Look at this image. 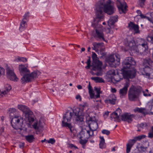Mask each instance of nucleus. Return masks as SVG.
Returning a JSON list of instances; mask_svg holds the SVG:
<instances>
[{"label":"nucleus","instance_id":"obj_1","mask_svg":"<svg viewBox=\"0 0 153 153\" xmlns=\"http://www.w3.org/2000/svg\"><path fill=\"white\" fill-rule=\"evenodd\" d=\"M111 0H100L96 4L95 10L96 16L99 19H103L104 17L103 11L111 15L114 13L115 9L111 5Z\"/></svg>","mask_w":153,"mask_h":153},{"label":"nucleus","instance_id":"obj_2","mask_svg":"<svg viewBox=\"0 0 153 153\" xmlns=\"http://www.w3.org/2000/svg\"><path fill=\"white\" fill-rule=\"evenodd\" d=\"M19 70L20 74L23 76L21 80L22 84L33 81L40 74V72L38 71H35L30 73L29 70L23 65H19Z\"/></svg>","mask_w":153,"mask_h":153},{"label":"nucleus","instance_id":"obj_3","mask_svg":"<svg viewBox=\"0 0 153 153\" xmlns=\"http://www.w3.org/2000/svg\"><path fill=\"white\" fill-rule=\"evenodd\" d=\"M143 92L144 96H150L151 95L149 92L143 91L142 87L138 85H131L129 88L128 96V100L131 101H137L139 98V97Z\"/></svg>","mask_w":153,"mask_h":153},{"label":"nucleus","instance_id":"obj_4","mask_svg":"<svg viewBox=\"0 0 153 153\" xmlns=\"http://www.w3.org/2000/svg\"><path fill=\"white\" fill-rule=\"evenodd\" d=\"M92 57L93 60V68L92 69L94 71L101 70L102 63L98 59L97 55L94 52H92Z\"/></svg>","mask_w":153,"mask_h":153},{"label":"nucleus","instance_id":"obj_5","mask_svg":"<svg viewBox=\"0 0 153 153\" xmlns=\"http://www.w3.org/2000/svg\"><path fill=\"white\" fill-rule=\"evenodd\" d=\"M127 68H123L121 69V74L125 79H133L136 75V70L135 69H131L127 70Z\"/></svg>","mask_w":153,"mask_h":153},{"label":"nucleus","instance_id":"obj_6","mask_svg":"<svg viewBox=\"0 0 153 153\" xmlns=\"http://www.w3.org/2000/svg\"><path fill=\"white\" fill-rule=\"evenodd\" d=\"M23 120L20 116H16L11 120V125L13 128L16 129L20 128L22 126Z\"/></svg>","mask_w":153,"mask_h":153},{"label":"nucleus","instance_id":"obj_7","mask_svg":"<svg viewBox=\"0 0 153 153\" xmlns=\"http://www.w3.org/2000/svg\"><path fill=\"white\" fill-rule=\"evenodd\" d=\"M136 62L132 57H127L123 61V66L124 68L134 69Z\"/></svg>","mask_w":153,"mask_h":153},{"label":"nucleus","instance_id":"obj_8","mask_svg":"<svg viewBox=\"0 0 153 153\" xmlns=\"http://www.w3.org/2000/svg\"><path fill=\"white\" fill-rule=\"evenodd\" d=\"M88 93L89 94L90 98L91 99H97L100 97V94L101 93L100 91V88H98L96 87L94 88V91L97 93V94L95 95L94 93V91L92 89V88L91 86L90 83L89 82V85L88 86Z\"/></svg>","mask_w":153,"mask_h":153},{"label":"nucleus","instance_id":"obj_9","mask_svg":"<svg viewBox=\"0 0 153 153\" xmlns=\"http://www.w3.org/2000/svg\"><path fill=\"white\" fill-rule=\"evenodd\" d=\"M120 59L119 58L115 60L114 55H111L106 58V62L108 63L110 66L111 67H116L120 64Z\"/></svg>","mask_w":153,"mask_h":153},{"label":"nucleus","instance_id":"obj_10","mask_svg":"<svg viewBox=\"0 0 153 153\" xmlns=\"http://www.w3.org/2000/svg\"><path fill=\"white\" fill-rule=\"evenodd\" d=\"M116 3L120 13L121 14L125 13L127 10V6L125 5V2L123 1H121L120 0H117Z\"/></svg>","mask_w":153,"mask_h":153},{"label":"nucleus","instance_id":"obj_11","mask_svg":"<svg viewBox=\"0 0 153 153\" xmlns=\"http://www.w3.org/2000/svg\"><path fill=\"white\" fill-rule=\"evenodd\" d=\"M148 48L147 43L146 42H145L143 43L139 44L138 49L137 47H135V52L137 53L139 52L140 53H145L148 51Z\"/></svg>","mask_w":153,"mask_h":153},{"label":"nucleus","instance_id":"obj_12","mask_svg":"<svg viewBox=\"0 0 153 153\" xmlns=\"http://www.w3.org/2000/svg\"><path fill=\"white\" fill-rule=\"evenodd\" d=\"M94 37L96 39H98L100 40H102L106 42H107L105 39L102 30L100 29H95V33L94 34Z\"/></svg>","mask_w":153,"mask_h":153},{"label":"nucleus","instance_id":"obj_13","mask_svg":"<svg viewBox=\"0 0 153 153\" xmlns=\"http://www.w3.org/2000/svg\"><path fill=\"white\" fill-rule=\"evenodd\" d=\"M6 71L8 78L12 80L17 81L18 78L17 77L13 69L8 68L6 69Z\"/></svg>","mask_w":153,"mask_h":153},{"label":"nucleus","instance_id":"obj_14","mask_svg":"<svg viewBox=\"0 0 153 153\" xmlns=\"http://www.w3.org/2000/svg\"><path fill=\"white\" fill-rule=\"evenodd\" d=\"M121 120L123 121H127L128 123H131L132 121V118L134 117V115L132 114H130L128 113H125L121 116Z\"/></svg>","mask_w":153,"mask_h":153},{"label":"nucleus","instance_id":"obj_15","mask_svg":"<svg viewBox=\"0 0 153 153\" xmlns=\"http://www.w3.org/2000/svg\"><path fill=\"white\" fill-rule=\"evenodd\" d=\"M68 108L71 109V111H70L68 110V113H69L70 114V116L69 117V121L73 117L78 118L79 116V109L77 108V109H72V108L70 107H69Z\"/></svg>","mask_w":153,"mask_h":153},{"label":"nucleus","instance_id":"obj_16","mask_svg":"<svg viewBox=\"0 0 153 153\" xmlns=\"http://www.w3.org/2000/svg\"><path fill=\"white\" fill-rule=\"evenodd\" d=\"M129 86V83L127 82H126L124 84V87L120 90L119 94L121 97L123 98L126 95L128 91V88Z\"/></svg>","mask_w":153,"mask_h":153},{"label":"nucleus","instance_id":"obj_17","mask_svg":"<svg viewBox=\"0 0 153 153\" xmlns=\"http://www.w3.org/2000/svg\"><path fill=\"white\" fill-rule=\"evenodd\" d=\"M18 108L22 111L24 113L23 115L27 114L31 115L33 114V112L29 108L25 105H20L18 106Z\"/></svg>","mask_w":153,"mask_h":153},{"label":"nucleus","instance_id":"obj_18","mask_svg":"<svg viewBox=\"0 0 153 153\" xmlns=\"http://www.w3.org/2000/svg\"><path fill=\"white\" fill-rule=\"evenodd\" d=\"M89 121L91 122L89 125L90 129L93 131H95L98 127V124L96 121L93 120L92 118H90Z\"/></svg>","mask_w":153,"mask_h":153},{"label":"nucleus","instance_id":"obj_19","mask_svg":"<svg viewBox=\"0 0 153 153\" xmlns=\"http://www.w3.org/2000/svg\"><path fill=\"white\" fill-rule=\"evenodd\" d=\"M128 27L130 30H133L136 33H140L139 27L138 25L135 24L133 22H130L128 23Z\"/></svg>","mask_w":153,"mask_h":153},{"label":"nucleus","instance_id":"obj_20","mask_svg":"<svg viewBox=\"0 0 153 153\" xmlns=\"http://www.w3.org/2000/svg\"><path fill=\"white\" fill-rule=\"evenodd\" d=\"M116 100V97L115 95L111 94L109 95L106 101L108 103H109L112 105H114L115 103Z\"/></svg>","mask_w":153,"mask_h":153},{"label":"nucleus","instance_id":"obj_21","mask_svg":"<svg viewBox=\"0 0 153 153\" xmlns=\"http://www.w3.org/2000/svg\"><path fill=\"white\" fill-rule=\"evenodd\" d=\"M151 69L150 67L144 66V68L141 70V72L142 74L147 76H150V72Z\"/></svg>","mask_w":153,"mask_h":153},{"label":"nucleus","instance_id":"obj_22","mask_svg":"<svg viewBox=\"0 0 153 153\" xmlns=\"http://www.w3.org/2000/svg\"><path fill=\"white\" fill-rule=\"evenodd\" d=\"M118 16H116L111 17L108 21V23L110 27H113L115 22L117 21Z\"/></svg>","mask_w":153,"mask_h":153},{"label":"nucleus","instance_id":"obj_23","mask_svg":"<svg viewBox=\"0 0 153 153\" xmlns=\"http://www.w3.org/2000/svg\"><path fill=\"white\" fill-rule=\"evenodd\" d=\"M153 63L152 60L149 58L144 59L143 60V64L144 66L149 67L152 66Z\"/></svg>","mask_w":153,"mask_h":153},{"label":"nucleus","instance_id":"obj_24","mask_svg":"<svg viewBox=\"0 0 153 153\" xmlns=\"http://www.w3.org/2000/svg\"><path fill=\"white\" fill-rule=\"evenodd\" d=\"M86 129H83L79 133V138L88 139V136L86 133Z\"/></svg>","mask_w":153,"mask_h":153},{"label":"nucleus","instance_id":"obj_25","mask_svg":"<svg viewBox=\"0 0 153 153\" xmlns=\"http://www.w3.org/2000/svg\"><path fill=\"white\" fill-rule=\"evenodd\" d=\"M134 111L135 112H137L145 115L146 113V109L145 108L136 107L134 109Z\"/></svg>","mask_w":153,"mask_h":153},{"label":"nucleus","instance_id":"obj_26","mask_svg":"<svg viewBox=\"0 0 153 153\" xmlns=\"http://www.w3.org/2000/svg\"><path fill=\"white\" fill-rule=\"evenodd\" d=\"M92 45L93 46V47L92 48V49L95 50L96 52H97L98 51V48L102 45V43L94 42L93 43Z\"/></svg>","mask_w":153,"mask_h":153},{"label":"nucleus","instance_id":"obj_27","mask_svg":"<svg viewBox=\"0 0 153 153\" xmlns=\"http://www.w3.org/2000/svg\"><path fill=\"white\" fill-rule=\"evenodd\" d=\"M25 138L26 140L30 143L33 142L35 140L34 136L31 134L26 135Z\"/></svg>","mask_w":153,"mask_h":153},{"label":"nucleus","instance_id":"obj_28","mask_svg":"<svg viewBox=\"0 0 153 153\" xmlns=\"http://www.w3.org/2000/svg\"><path fill=\"white\" fill-rule=\"evenodd\" d=\"M26 27L27 24L26 23V21L22 20L20 24V27H19L20 30L21 31L24 30Z\"/></svg>","mask_w":153,"mask_h":153},{"label":"nucleus","instance_id":"obj_29","mask_svg":"<svg viewBox=\"0 0 153 153\" xmlns=\"http://www.w3.org/2000/svg\"><path fill=\"white\" fill-rule=\"evenodd\" d=\"M100 140L99 144L100 147L101 149H103L105 147V140L103 136H100Z\"/></svg>","mask_w":153,"mask_h":153},{"label":"nucleus","instance_id":"obj_30","mask_svg":"<svg viewBox=\"0 0 153 153\" xmlns=\"http://www.w3.org/2000/svg\"><path fill=\"white\" fill-rule=\"evenodd\" d=\"M32 115L33 114L31 115H30L29 114H25V120H28L30 123L33 122L34 121V119L32 116Z\"/></svg>","mask_w":153,"mask_h":153},{"label":"nucleus","instance_id":"obj_31","mask_svg":"<svg viewBox=\"0 0 153 153\" xmlns=\"http://www.w3.org/2000/svg\"><path fill=\"white\" fill-rule=\"evenodd\" d=\"M121 79V78L120 77L118 74L114 76L111 79V81L114 83H117L120 81Z\"/></svg>","mask_w":153,"mask_h":153},{"label":"nucleus","instance_id":"obj_32","mask_svg":"<svg viewBox=\"0 0 153 153\" xmlns=\"http://www.w3.org/2000/svg\"><path fill=\"white\" fill-rule=\"evenodd\" d=\"M67 112L63 116V120L62 121V127H67V117L66 116V114Z\"/></svg>","mask_w":153,"mask_h":153},{"label":"nucleus","instance_id":"obj_33","mask_svg":"<svg viewBox=\"0 0 153 153\" xmlns=\"http://www.w3.org/2000/svg\"><path fill=\"white\" fill-rule=\"evenodd\" d=\"M91 79L94 80L96 82H104V80L102 78L98 77H93L91 78Z\"/></svg>","mask_w":153,"mask_h":153},{"label":"nucleus","instance_id":"obj_34","mask_svg":"<svg viewBox=\"0 0 153 153\" xmlns=\"http://www.w3.org/2000/svg\"><path fill=\"white\" fill-rule=\"evenodd\" d=\"M147 110L150 111L151 113L153 114V100H151L149 103Z\"/></svg>","mask_w":153,"mask_h":153},{"label":"nucleus","instance_id":"obj_35","mask_svg":"<svg viewBox=\"0 0 153 153\" xmlns=\"http://www.w3.org/2000/svg\"><path fill=\"white\" fill-rule=\"evenodd\" d=\"M128 45L130 48H135V43L133 39H131V41L128 42ZM134 51L135 52V49L134 50Z\"/></svg>","mask_w":153,"mask_h":153},{"label":"nucleus","instance_id":"obj_36","mask_svg":"<svg viewBox=\"0 0 153 153\" xmlns=\"http://www.w3.org/2000/svg\"><path fill=\"white\" fill-rule=\"evenodd\" d=\"M69 129L71 132H72L74 130V123H68V129Z\"/></svg>","mask_w":153,"mask_h":153},{"label":"nucleus","instance_id":"obj_37","mask_svg":"<svg viewBox=\"0 0 153 153\" xmlns=\"http://www.w3.org/2000/svg\"><path fill=\"white\" fill-rule=\"evenodd\" d=\"M146 137V136L144 135H142L137 136L135 137H134L136 141L137 140L140 141V140L145 138Z\"/></svg>","mask_w":153,"mask_h":153},{"label":"nucleus","instance_id":"obj_38","mask_svg":"<svg viewBox=\"0 0 153 153\" xmlns=\"http://www.w3.org/2000/svg\"><path fill=\"white\" fill-rule=\"evenodd\" d=\"M115 111L112 113L110 115V117L111 118H114L117 120H118L119 119V116L117 114Z\"/></svg>","mask_w":153,"mask_h":153},{"label":"nucleus","instance_id":"obj_39","mask_svg":"<svg viewBox=\"0 0 153 153\" xmlns=\"http://www.w3.org/2000/svg\"><path fill=\"white\" fill-rule=\"evenodd\" d=\"M94 131L91 130L90 129L89 130H87L86 129V133L87 134V135H88V138L90 137L94 136Z\"/></svg>","mask_w":153,"mask_h":153},{"label":"nucleus","instance_id":"obj_40","mask_svg":"<svg viewBox=\"0 0 153 153\" xmlns=\"http://www.w3.org/2000/svg\"><path fill=\"white\" fill-rule=\"evenodd\" d=\"M80 140L79 141V143L83 146L85 145L88 141V139H83L82 138H80Z\"/></svg>","mask_w":153,"mask_h":153},{"label":"nucleus","instance_id":"obj_41","mask_svg":"<svg viewBox=\"0 0 153 153\" xmlns=\"http://www.w3.org/2000/svg\"><path fill=\"white\" fill-rule=\"evenodd\" d=\"M145 1L146 0H139L138 4L141 7H143L145 5Z\"/></svg>","mask_w":153,"mask_h":153},{"label":"nucleus","instance_id":"obj_42","mask_svg":"<svg viewBox=\"0 0 153 153\" xmlns=\"http://www.w3.org/2000/svg\"><path fill=\"white\" fill-rule=\"evenodd\" d=\"M148 137L151 138H153V126L151 127V129L148 133Z\"/></svg>","mask_w":153,"mask_h":153},{"label":"nucleus","instance_id":"obj_43","mask_svg":"<svg viewBox=\"0 0 153 153\" xmlns=\"http://www.w3.org/2000/svg\"><path fill=\"white\" fill-rule=\"evenodd\" d=\"M29 17V13L28 12L25 13L24 14V16H23V18L22 20H27L28 19Z\"/></svg>","mask_w":153,"mask_h":153},{"label":"nucleus","instance_id":"obj_44","mask_svg":"<svg viewBox=\"0 0 153 153\" xmlns=\"http://www.w3.org/2000/svg\"><path fill=\"white\" fill-rule=\"evenodd\" d=\"M136 142V141L134 138L133 139H131L129 140L128 144L132 146Z\"/></svg>","mask_w":153,"mask_h":153},{"label":"nucleus","instance_id":"obj_45","mask_svg":"<svg viewBox=\"0 0 153 153\" xmlns=\"http://www.w3.org/2000/svg\"><path fill=\"white\" fill-rule=\"evenodd\" d=\"M147 41L153 44V36H148L146 37Z\"/></svg>","mask_w":153,"mask_h":153},{"label":"nucleus","instance_id":"obj_46","mask_svg":"<svg viewBox=\"0 0 153 153\" xmlns=\"http://www.w3.org/2000/svg\"><path fill=\"white\" fill-rule=\"evenodd\" d=\"M17 59L19 61H22L23 62H26L27 61V59L26 58L23 57H18Z\"/></svg>","mask_w":153,"mask_h":153},{"label":"nucleus","instance_id":"obj_47","mask_svg":"<svg viewBox=\"0 0 153 153\" xmlns=\"http://www.w3.org/2000/svg\"><path fill=\"white\" fill-rule=\"evenodd\" d=\"M102 133L103 134H106L107 135H108L110 134V131L106 130V129H103L102 131Z\"/></svg>","mask_w":153,"mask_h":153},{"label":"nucleus","instance_id":"obj_48","mask_svg":"<svg viewBox=\"0 0 153 153\" xmlns=\"http://www.w3.org/2000/svg\"><path fill=\"white\" fill-rule=\"evenodd\" d=\"M147 126V124L146 123H141L139 125V127L142 128H146Z\"/></svg>","mask_w":153,"mask_h":153},{"label":"nucleus","instance_id":"obj_49","mask_svg":"<svg viewBox=\"0 0 153 153\" xmlns=\"http://www.w3.org/2000/svg\"><path fill=\"white\" fill-rule=\"evenodd\" d=\"M55 142V140L53 138H51L49 140L46 141V143H51L52 144H53Z\"/></svg>","mask_w":153,"mask_h":153},{"label":"nucleus","instance_id":"obj_50","mask_svg":"<svg viewBox=\"0 0 153 153\" xmlns=\"http://www.w3.org/2000/svg\"><path fill=\"white\" fill-rule=\"evenodd\" d=\"M139 16L142 19H147L149 21L150 17L146 16V15L142 14L141 15H140Z\"/></svg>","mask_w":153,"mask_h":153},{"label":"nucleus","instance_id":"obj_51","mask_svg":"<svg viewBox=\"0 0 153 153\" xmlns=\"http://www.w3.org/2000/svg\"><path fill=\"white\" fill-rule=\"evenodd\" d=\"M132 147L131 146L129 145L128 144H127L126 152L127 153H129L130 152Z\"/></svg>","mask_w":153,"mask_h":153},{"label":"nucleus","instance_id":"obj_52","mask_svg":"<svg viewBox=\"0 0 153 153\" xmlns=\"http://www.w3.org/2000/svg\"><path fill=\"white\" fill-rule=\"evenodd\" d=\"M115 112L117 113L119 116L121 115L122 113V111L121 109L118 108L115 111Z\"/></svg>","mask_w":153,"mask_h":153},{"label":"nucleus","instance_id":"obj_53","mask_svg":"<svg viewBox=\"0 0 153 153\" xmlns=\"http://www.w3.org/2000/svg\"><path fill=\"white\" fill-rule=\"evenodd\" d=\"M10 113L11 114L16 113V109L14 108H10L9 109V110Z\"/></svg>","mask_w":153,"mask_h":153},{"label":"nucleus","instance_id":"obj_54","mask_svg":"<svg viewBox=\"0 0 153 153\" xmlns=\"http://www.w3.org/2000/svg\"><path fill=\"white\" fill-rule=\"evenodd\" d=\"M150 15V17L149 21L153 24V12L151 13Z\"/></svg>","mask_w":153,"mask_h":153},{"label":"nucleus","instance_id":"obj_55","mask_svg":"<svg viewBox=\"0 0 153 153\" xmlns=\"http://www.w3.org/2000/svg\"><path fill=\"white\" fill-rule=\"evenodd\" d=\"M68 147L69 148H71L72 149H78V148L77 146H74L73 144H68Z\"/></svg>","mask_w":153,"mask_h":153},{"label":"nucleus","instance_id":"obj_56","mask_svg":"<svg viewBox=\"0 0 153 153\" xmlns=\"http://www.w3.org/2000/svg\"><path fill=\"white\" fill-rule=\"evenodd\" d=\"M5 70L4 68L0 66V76L4 73Z\"/></svg>","mask_w":153,"mask_h":153},{"label":"nucleus","instance_id":"obj_57","mask_svg":"<svg viewBox=\"0 0 153 153\" xmlns=\"http://www.w3.org/2000/svg\"><path fill=\"white\" fill-rule=\"evenodd\" d=\"M88 59L87 62H86V63H87V65H91V57L90 56H88Z\"/></svg>","mask_w":153,"mask_h":153},{"label":"nucleus","instance_id":"obj_58","mask_svg":"<svg viewBox=\"0 0 153 153\" xmlns=\"http://www.w3.org/2000/svg\"><path fill=\"white\" fill-rule=\"evenodd\" d=\"M37 125V123H34L33 125V127L36 129H38L39 127Z\"/></svg>","mask_w":153,"mask_h":153},{"label":"nucleus","instance_id":"obj_59","mask_svg":"<svg viewBox=\"0 0 153 153\" xmlns=\"http://www.w3.org/2000/svg\"><path fill=\"white\" fill-rule=\"evenodd\" d=\"M25 145V143H20L19 144V147L21 148H22L24 147Z\"/></svg>","mask_w":153,"mask_h":153},{"label":"nucleus","instance_id":"obj_60","mask_svg":"<svg viewBox=\"0 0 153 153\" xmlns=\"http://www.w3.org/2000/svg\"><path fill=\"white\" fill-rule=\"evenodd\" d=\"M76 100L79 99V101H81L82 100L81 97L79 95H76Z\"/></svg>","mask_w":153,"mask_h":153},{"label":"nucleus","instance_id":"obj_61","mask_svg":"<svg viewBox=\"0 0 153 153\" xmlns=\"http://www.w3.org/2000/svg\"><path fill=\"white\" fill-rule=\"evenodd\" d=\"M111 73H110V74L113 75L114 76L116 75L114 70H111Z\"/></svg>","mask_w":153,"mask_h":153},{"label":"nucleus","instance_id":"obj_62","mask_svg":"<svg viewBox=\"0 0 153 153\" xmlns=\"http://www.w3.org/2000/svg\"><path fill=\"white\" fill-rule=\"evenodd\" d=\"M95 74L98 76H100L102 75V73L101 72H98Z\"/></svg>","mask_w":153,"mask_h":153},{"label":"nucleus","instance_id":"obj_63","mask_svg":"<svg viewBox=\"0 0 153 153\" xmlns=\"http://www.w3.org/2000/svg\"><path fill=\"white\" fill-rule=\"evenodd\" d=\"M136 12L138 14H139L140 15L142 14L141 11L140 10H137Z\"/></svg>","mask_w":153,"mask_h":153},{"label":"nucleus","instance_id":"obj_64","mask_svg":"<svg viewBox=\"0 0 153 153\" xmlns=\"http://www.w3.org/2000/svg\"><path fill=\"white\" fill-rule=\"evenodd\" d=\"M77 88L79 89H81L82 88V86L80 85H78L77 86Z\"/></svg>","mask_w":153,"mask_h":153}]
</instances>
